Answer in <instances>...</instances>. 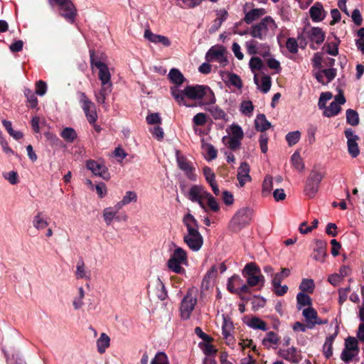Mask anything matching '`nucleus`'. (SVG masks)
Masks as SVG:
<instances>
[{
  "mask_svg": "<svg viewBox=\"0 0 364 364\" xmlns=\"http://www.w3.org/2000/svg\"><path fill=\"white\" fill-rule=\"evenodd\" d=\"M326 256V252L324 246L321 242L317 245V247L314 250V259L316 261L323 262Z\"/></svg>",
  "mask_w": 364,
  "mask_h": 364,
  "instance_id": "43",
  "label": "nucleus"
},
{
  "mask_svg": "<svg viewBox=\"0 0 364 364\" xmlns=\"http://www.w3.org/2000/svg\"><path fill=\"white\" fill-rule=\"evenodd\" d=\"M4 177L12 185H15L18 183V177L16 171H11L4 173Z\"/></svg>",
  "mask_w": 364,
  "mask_h": 364,
  "instance_id": "64",
  "label": "nucleus"
},
{
  "mask_svg": "<svg viewBox=\"0 0 364 364\" xmlns=\"http://www.w3.org/2000/svg\"><path fill=\"white\" fill-rule=\"evenodd\" d=\"M230 132L229 134H230V137L238 139H242L244 136V132L242 129V128L236 124H232L229 127Z\"/></svg>",
  "mask_w": 364,
  "mask_h": 364,
  "instance_id": "47",
  "label": "nucleus"
},
{
  "mask_svg": "<svg viewBox=\"0 0 364 364\" xmlns=\"http://www.w3.org/2000/svg\"><path fill=\"white\" fill-rule=\"evenodd\" d=\"M277 26L274 19L266 16L259 23L253 25L249 31L250 36L261 41L274 36Z\"/></svg>",
  "mask_w": 364,
  "mask_h": 364,
  "instance_id": "4",
  "label": "nucleus"
},
{
  "mask_svg": "<svg viewBox=\"0 0 364 364\" xmlns=\"http://www.w3.org/2000/svg\"><path fill=\"white\" fill-rule=\"evenodd\" d=\"M168 79L171 82L175 84L174 86L178 87V85H181L184 80L185 77L181 71L176 68H172L168 75Z\"/></svg>",
  "mask_w": 364,
  "mask_h": 364,
  "instance_id": "31",
  "label": "nucleus"
},
{
  "mask_svg": "<svg viewBox=\"0 0 364 364\" xmlns=\"http://www.w3.org/2000/svg\"><path fill=\"white\" fill-rule=\"evenodd\" d=\"M75 276L77 279H90V274L87 272L83 261H78L76 266Z\"/></svg>",
  "mask_w": 364,
  "mask_h": 364,
  "instance_id": "37",
  "label": "nucleus"
},
{
  "mask_svg": "<svg viewBox=\"0 0 364 364\" xmlns=\"http://www.w3.org/2000/svg\"><path fill=\"white\" fill-rule=\"evenodd\" d=\"M242 275L247 279L248 286L252 287L260 284L264 286V277L261 274L259 267L254 262L247 263L243 270Z\"/></svg>",
  "mask_w": 364,
  "mask_h": 364,
  "instance_id": "6",
  "label": "nucleus"
},
{
  "mask_svg": "<svg viewBox=\"0 0 364 364\" xmlns=\"http://www.w3.org/2000/svg\"><path fill=\"white\" fill-rule=\"evenodd\" d=\"M240 112L247 116H250L254 110V105L250 100L242 101L240 104Z\"/></svg>",
  "mask_w": 364,
  "mask_h": 364,
  "instance_id": "52",
  "label": "nucleus"
},
{
  "mask_svg": "<svg viewBox=\"0 0 364 364\" xmlns=\"http://www.w3.org/2000/svg\"><path fill=\"white\" fill-rule=\"evenodd\" d=\"M278 342L279 337L273 331L268 332L266 337L262 341L264 346H267L268 344H277Z\"/></svg>",
  "mask_w": 364,
  "mask_h": 364,
  "instance_id": "58",
  "label": "nucleus"
},
{
  "mask_svg": "<svg viewBox=\"0 0 364 364\" xmlns=\"http://www.w3.org/2000/svg\"><path fill=\"white\" fill-rule=\"evenodd\" d=\"M183 265H188L187 252L181 247H176L167 261L168 268L174 273L184 274Z\"/></svg>",
  "mask_w": 364,
  "mask_h": 364,
  "instance_id": "5",
  "label": "nucleus"
},
{
  "mask_svg": "<svg viewBox=\"0 0 364 364\" xmlns=\"http://www.w3.org/2000/svg\"><path fill=\"white\" fill-rule=\"evenodd\" d=\"M137 200V195L134 191H127L126 192L125 195L122 198V200L119 201L116 204L118 205V208H120L121 209L129 204L130 203H135Z\"/></svg>",
  "mask_w": 364,
  "mask_h": 364,
  "instance_id": "32",
  "label": "nucleus"
},
{
  "mask_svg": "<svg viewBox=\"0 0 364 364\" xmlns=\"http://www.w3.org/2000/svg\"><path fill=\"white\" fill-rule=\"evenodd\" d=\"M197 302V289L188 290L181 305V316L183 319H188L193 311Z\"/></svg>",
  "mask_w": 364,
  "mask_h": 364,
  "instance_id": "7",
  "label": "nucleus"
},
{
  "mask_svg": "<svg viewBox=\"0 0 364 364\" xmlns=\"http://www.w3.org/2000/svg\"><path fill=\"white\" fill-rule=\"evenodd\" d=\"M253 210L250 208L240 209L234 215L232 223L237 225L239 229L249 224L252 220Z\"/></svg>",
  "mask_w": 364,
  "mask_h": 364,
  "instance_id": "11",
  "label": "nucleus"
},
{
  "mask_svg": "<svg viewBox=\"0 0 364 364\" xmlns=\"http://www.w3.org/2000/svg\"><path fill=\"white\" fill-rule=\"evenodd\" d=\"M346 102L344 95L340 92L336 95L334 101H333L328 107H326L323 111V115L327 117H331L337 115L341 111V105Z\"/></svg>",
  "mask_w": 364,
  "mask_h": 364,
  "instance_id": "15",
  "label": "nucleus"
},
{
  "mask_svg": "<svg viewBox=\"0 0 364 364\" xmlns=\"http://www.w3.org/2000/svg\"><path fill=\"white\" fill-rule=\"evenodd\" d=\"M60 9L62 16L68 22L71 23H74L77 16V9L72 1H66Z\"/></svg>",
  "mask_w": 364,
  "mask_h": 364,
  "instance_id": "19",
  "label": "nucleus"
},
{
  "mask_svg": "<svg viewBox=\"0 0 364 364\" xmlns=\"http://www.w3.org/2000/svg\"><path fill=\"white\" fill-rule=\"evenodd\" d=\"M208 193V192L203 186L194 185L191 187L188 191V198L192 202L198 203L204 211H207V208L203 200Z\"/></svg>",
  "mask_w": 364,
  "mask_h": 364,
  "instance_id": "10",
  "label": "nucleus"
},
{
  "mask_svg": "<svg viewBox=\"0 0 364 364\" xmlns=\"http://www.w3.org/2000/svg\"><path fill=\"white\" fill-rule=\"evenodd\" d=\"M318 188L319 186L318 184L311 181L309 179L307 178L304 188V192L306 196H308L310 198L314 197L315 194L318 192Z\"/></svg>",
  "mask_w": 364,
  "mask_h": 364,
  "instance_id": "41",
  "label": "nucleus"
},
{
  "mask_svg": "<svg viewBox=\"0 0 364 364\" xmlns=\"http://www.w3.org/2000/svg\"><path fill=\"white\" fill-rule=\"evenodd\" d=\"M291 160L296 169L299 171H302L304 169V164L298 152H295L292 154Z\"/></svg>",
  "mask_w": 364,
  "mask_h": 364,
  "instance_id": "53",
  "label": "nucleus"
},
{
  "mask_svg": "<svg viewBox=\"0 0 364 364\" xmlns=\"http://www.w3.org/2000/svg\"><path fill=\"white\" fill-rule=\"evenodd\" d=\"M297 300V308L300 310L304 306H310L311 305V299L309 296L304 294V292H300L296 296Z\"/></svg>",
  "mask_w": 364,
  "mask_h": 364,
  "instance_id": "39",
  "label": "nucleus"
},
{
  "mask_svg": "<svg viewBox=\"0 0 364 364\" xmlns=\"http://www.w3.org/2000/svg\"><path fill=\"white\" fill-rule=\"evenodd\" d=\"M264 14L265 10L263 9H254L245 14V21L247 23H250Z\"/></svg>",
  "mask_w": 364,
  "mask_h": 364,
  "instance_id": "35",
  "label": "nucleus"
},
{
  "mask_svg": "<svg viewBox=\"0 0 364 364\" xmlns=\"http://www.w3.org/2000/svg\"><path fill=\"white\" fill-rule=\"evenodd\" d=\"M315 285L313 279H304L300 284L299 289L302 291L312 292Z\"/></svg>",
  "mask_w": 364,
  "mask_h": 364,
  "instance_id": "55",
  "label": "nucleus"
},
{
  "mask_svg": "<svg viewBox=\"0 0 364 364\" xmlns=\"http://www.w3.org/2000/svg\"><path fill=\"white\" fill-rule=\"evenodd\" d=\"M333 97V95L330 92H322L320 95L318 100V107L319 109H324L326 107V102L330 100Z\"/></svg>",
  "mask_w": 364,
  "mask_h": 364,
  "instance_id": "61",
  "label": "nucleus"
},
{
  "mask_svg": "<svg viewBox=\"0 0 364 364\" xmlns=\"http://www.w3.org/2000/svg\"><path fill=\"white\" fill-rule=\"evenodd\" d=\"M300 137V132L295 131L288 133L286 136V140L289 146H293L299 141Z\"/></svg>",
  "mask_w": 364,
  "mask_h": 364,
  "instance_id": "54",
  "label": "nucleus"
},
{
  "mask_svg": "<svg viewBox=\"0 0 364 364\" xmlns=\"http://www.w3.org/2000/svg\"><path fill=\"white\" fill-rule=\"evenodd\" d=\"M249 66L254 74L260 70L263 67L262 60L258 57H252L249 62Z\"/></svg>",
  "mask_w": 364,
  "mask_h": 364,
  "instance_id": "46",
  "label": "nucleus"
},
{
  "mask_svg": "<svg viewBox=\"0 0 364 364\" xmlns=\"http://www.w3.org/2000/svg\"><path fill=\"white\" fill-rule=\"evenodd\" d=\"M208 121V117L206 114L203 112H200L196 114L193 118V129L196 133L198 132V129L196 127L198 126H204Z\"/></svg>",
  "mask_w": 364,
  "mask_h": 364,
  "instance_id": "40",
  "label": "nucleus"
},
{
  "mask_svg": "<svg viewBox=\"0 0 364 364\" xmlns=\"http://www.w3.org/2000/svg\"><path fill=\"white\" fill-rule=\"evenodd\" d=\"M273 188V178L271 176H266L263 182L262 192L264 194H269Z\"/></svg>",
  "mask_w": 364,
  "mask_h": 364,
  "instance_id": "63",
  "label": "nucleus"
},
{
  "mask_svg": "<svg viewBox=\"0 0 364 364\" xmlns=\"http://www.w3.org/2000/svg\"><path fill=\"white\" fill-rule=\"evenodd\" d=\"M250 171V168L247 162L241 163L237 171V180L241 187H242L246 183V182L251 180Z\"/></svg>",
  "mask_w": 364,
  "mask_h": 364,
  "instance_id": "21",
  "label": "nucleus"
},
{
  "mask_svg": "<svg viewBox=\"0 0 364 364\" xmlns=\"http://www.w3.org/2000/svg\"><path fill=\"white\" fill-rule=\"evenodd\" d=\"M254 82L257 85V88L259 89L264 93H267V92H269L271 88V77L268 75H263L259 82L257 74H255Z\"/></svg>",
  "mask_w": 364,
  "mask_h": 364,
  "instance_id": "24",
  "label": "nucleus"
},
{
  "mask_svg": "<svg viewBox=\"0 0 364 364\" xmlns=\"http://www.w3.org/2000/svg\"><path fill=\"white\" fill-rule=\"evenodd\" d=\"M176 161L178 168L184 172L186 176L192 181H195L196 176L194 173L195 168L192 163L189 161L185 156L180 155V152L176 151Z\"/></svg>",
  "mask_w": 364,
  "mask_h": 364,
  "instance_id": "13",
  "label": "nucleus"
},
{
  "mask_svg": "<svg viewBox=\"0 0 364 364\" xmlns=\"http://www.w3.org/2000/svg\"><path fill=\"white\" fill-rule=\"evenodd\" d=\"M280 355L284 359L294 363H299L301 359L300 354L294 347H291L287 350H281Z\"/></svg>",
  "mask_w": 364,
  "mask_h": 364,
  "instance_id": "23",
  "label": "nucleus"
},
{
  "mask_svg": "<svg viewBox=\"0 0 364 364\" xmlns=\"http://www.w3.org/2000/svg\"><path fill=\"white\" fill-rule=\"evenodd\" d=\"M33 226L38 230H42L47 228L48 223L41 212L34 215L32 220Z\"/></svg>",
  "mask_w": 364,
  "mask_h": 364,
  "instance_id": "30",
  "label": "nucleus"
},
{
  "mask_svg": "<svg viewBox=\"0 0 364 364\" xmlns=\"http://www.w3.org/2000/svg\"><path fill=\"white\" fill-rule=\"evenodd\" d=\"M232 330V323L230 320L224 317L223 323L222 325V331L223 338L226 340L228 344H230V343L233 341V337L231 335Z\"/></svg>",
  "mask_w": 364,
  "mask_h": 364,
  "instance_id": "27",
  "label": "nucleus"
},
{
  "mask_svg": "<svg viewBox=\"0 0 364 364\" xmlns=\"http://www.w3.org/2000/svg\"><path fill=\"white\" fill-rule=\"evenodd\" d=\"M306 34L307 37L311 42L310 46L314 50L317 48L314 46V43L317 45L321 44L324 41L326 37L325 32H323L322 29L318 27L311 28L306 32Z\"/></svg>",
  "mask_w": 364,
  "mask_h": 364,
  "instance_id": "18",
  "label": "nucleus"
},
{
  "mask_svg": "<svg viewBox=\"0 0 364 364\" xmlns=\"http://www.w3.org/2000/svg\"><path fill=\"white\" fill-rule=\"evenodd\" d=\"M86 166L87 168L92 172V173L105 178L104 175L107 172V168L102 163H100L94 160H89L87 161Z\"/></svg>",
  "mask_w": 364,
  "mask_h": 364,
  "instance_id": "22",
  "label": "nucleus"
},
{
  "mask_svg": "<svg viewBox=\"0 0 364 364\" xmlns=\"http://www.w3.org/2000/svg\"><path fill=\"white\" fill-rule=\"evenodd\" d=\"M226 50L222 46H215L211 47L206 53L205 59L208 62L216 61L221 66L225 67L228 61L225 55Z\"/></svg>",
  "mask_w": 364,
  "mask_h": 364,
  "instance_id": "9",
  "label": "nucleus"
},
{
  "mask_svg": "<svg viewBox=\"0 0 364 364\" xmlns=\"http://www.w3.org/2000/svg\"><path fill=\"white\" fill-rule=\"evenodd\" d=\"M345 136L347 139L348 150L350 155L355 158L358 156L360 150L358 145V136L354 134L351 129L345 131Z\"/></svg>",
  "mask_w": 364,
  "mask_h": 364,
  "instance_id": "16",
  "label": "nucleus"
},
{
  "mask_svg": "<svg viewBox=\"0 0 364 364\" xmlns=\"http://www.w3.org/2000/svg\"><path fill=\"white\" fill-rule=\"evenodd\" d=\"M206 200L207 205H205L207 208V211L210 210L214 213H217L220 210V205L218 203L217 200L210 193H208L205 199Z\"/></svg>",
  "mask_w": 364,
  "mask_h": 364,
  "instance_id": "34",
  "label": "nucleus"
},
{
  "mask_svg": "<svg viewBox=\"0 0 364 364\" xmlns=\"http://www.w3.org/2000/svg\"><path fill=\"white\" fill-rule=\"evenodd\" d=\"M348 350H351L358 353V341L354 337L349 336L345 341V348Z\"/></svg>",
  "mask_w": 364,
  "mask_h": 364,
  "instance_id": "56",
  "label": "nucleus"
},
{
  "mask_svg": "<svg viewBox=\"0 0 364 364\" xmlns=\"http://www.w3.org/2000/svg\"><path fill=\"white\" fill-rule=\"evenodd\" d=\"M121 210L118 205L105 208L102 211V218L107 225H110L115 221L126 220L127 215H124L122 218L118 215L119 211Z\"/></svg>",
  "mask_w": 364,
  "mask_h": 364,
  "instance_id": "14",
  "label": "nucleus"
},
{
  "mask_svg": "<svg viewBox=\"0 0 364 364\" xmlns=\"http://www.w3.org/2000/svg\"><path fill=\"white\" fill-rule=\"evenodd\" d=\"M255 124L256 129L261 132H264L271 127L270 122L266 119L265 115L263 114L257 115L255 120Z\"/></svg>",
  "mask_w": 364,
  "mask_h": 364,
  "instance_id": "29",
  "label": "nucleus"
},
{
  "mask_svg": "<svg viewBox=\"0 0 364 364\" xmlns=\"http://www.w3.org/2000/svg\"><path fill=\"white\" fill-rule=\"evenodd\" d=\"M84 297H85V291L82 287H79L78 288V296H76L73 301V307L75 309H76V310L79 309L84 305V302H83Z\"/></svg>",
  "mask_w": 364,
  "mask_h": 364,
  "instance_id": "51",
  "label": "nucleus"
},
{
  "mask_svg": "<svg viewBox=\"0 0 364 364\" xmlns=\"http://www.w3.org/2000/svg\"><path fill=\"white\" fill-rule=\"evenodd\" d=\"M325 174L324 173L321 171H318L316 170H312L310 173L309 176L308 177V179H309L311 181L316 183L319 186L321 181L323 178Z\"/></svg>",
  "mask_w": 364,
  "mask_h": 364,
  "instance_id": "59",
  "label": "nucleus"
},
{
  "mask_svg": "<svg viewBox=\"0 0 364 364\" xmlns=\"http://www.w3.org/2000/svg\"><path fill=\"white\" fill-rule=\"evenodd\" d=\"M242 282V280L238 275H233L228 281L227 289L232 293H236L237 292L236 287L241 284Z\"/></svg>",
  "mask_w": 364,
  "mask_h": 364,
  "instance_id": "38",
  "label": "nucleus"
},
{
  "mask_svg": "<svg viewBox=\"0 0 364 364\" xmlns=\"http://www.w3.org/2000/svg\"><path fill=\"white\" fill-rule=\"evenodd\" d=\"M217 275L218 267L216 265H213L205 275L202 282L203 287H205L206 289H208L210 282L214 280Z\"/></svg>",
  "mask_w": 364,
  "mask_h": 364,
  "instance_id": "36",
  "label": "nucleus"
},
{
  "mask_svg": "<svg viewBox=\"0 0 364 364\" xmlns=\"http://www.w3.org/2000/svg\"><path fill=\"white\" fill-rule=\"evenodd\" d=\"M228 76V83L230 86H233L238 90H240L242 87V80L235 73H229Z\"/></svg>",
  "mask_w": 364,
  "mask_h": 364,
  "instance_id": "50",
  "label": "nucleus"
},
{
  "mask_svg": "<svg viewBox=\"0 0 364 364\" xmlns=\"http://www.w3.org/2000/svg\"><path fill=\"white\" fill-rule=\"evenodd\" d=\"M80 103L90 124H95L97 119L95 105L88 99L85 92H78Z\"/></svg>",
  "mask_w": 364,
  "mask_h": 364,
  "instance_id": "8",
  "label": "nucleus"
},
{
  "mask_svg": "<svg viewBox=\"0 0 364 364\" xmlns=\"http://www.w3.org/2000/svg\"><path fill=\"white\" fill-rule=\"evenodd\" d=\"M309 13L311 18L314 21H321L325 17L323 6L319 3L315 4L310 9Z\"/></svg>",
  "mask_w": 364,
  "mask_h": 364,
  "instance_id": "25",
  "label": "nucleus"
},
{
  "mask_svg": "<svg viewBox=\"0 0 364 364\" xmlns=\"http://www.w3.org/2000/svg\"><path fill=\"white\" fill-rule=\"evenodd\" d=\"M97 351L102 354L110 345V338L105 333H102L96 341Z\"/></svg>",
  "mask_w": 364,
  "mask_h": 364,
  "instance_id": "26",
  "label": "nucleus"
},
{
  "mask_svg": "<svg viewBox=\"0 0 364 364\" xmlns=\"http://www.w3.org/2000/svg\"><path fill=\"white\" fill-rule=\"evenodd\" d=\"M204 92H205V95H204V102L202 105H214L216 102V98L213 90L209 87L205 86Z\"/></svg>",
  "mask_w": 364,
  "mask_h": 364,
  "instance_id": "48",
  "label": "nucleus"
},
{
  "mask_svg": "<svg viewBox=\"0 0 364 364\" xmlns=\"http://www.w3.org/2000/svg\"><path fill=\"white\" fill-rule=\"evenodd\" d=\"M259 43H257L254 40L248 41L245 43V47L247 52L249 55H257L258 53V46Z\"/></svg>",
  "mask_w": 364,
  "mask_h": 364,
  "instance_id": "57",
  "label": "nucleus"
},
{
  "mask_svg": "<svg viewBox=\"0 0 364 364\" xmlns=\"http://www.w3.org/2000/svg\"><path fill=\"white\" fill-rule=\"evenodd\" d=\"M357 354L356 351L344 348L341 354V359L345 363H348L352 360Z\"/></svg>",
  "mask_w": 364,
  "mask_h": 364,
  "instance_id": "62",
  "label": "nucleus"
},
{
  "mask_svg": "<svg viewBox=\"0 0 364 364\" xmlns=\"http://www.w3.org/2000/svg\"><path fill=\"white\" fill-rule=\"evenodd\" d=\"M339 41L330 42L326 45V53L329 55L336 56L338 54V44Z\"/></svg>",
  "mask_w": 364,
  "mask_h": 364,
  "instance_id": "60",
  "label": "nucleus"
},
{
  "mask_svg": "<svg viewBox=\"0 0 364 364\" xmlns=\"http://www.w3.org/2000/svg\"><path fill=\"white\" fill-rule=\"evenodd\" d=\"M171 93L173 99L179 104L186 107H191L185 101L186 97L191 100H202L205 95L204 90H205V85H188L185 87L183 90H180L176 86L171 87Z\"/></svg>",
  "mask_w": 364,
  "mask_h": 364,
  "instance_id": "2",
  "label": "nucleus"
},
{
  "mask_svg": "<svg viewBox=\"0 0 364 364\" xmlns=\"http://www.w3.org/2000/svg\"><path fill=\"white\" fill-rule=\"evenodd\" d=\"M346 120L347 122L352 126L358 125L359 124V117L358 112L351 109H347Z\"/></svg>",
  "mask_w": 364,
  "mask_h": 364,
  "instance_id": "45",
  "label": "nucleus"
},
{
  "mask_svg": "<svg viewBox=\"0 0 364 364\" xmlns=\"http://www.w3.org/2000/svg\"><path fill=\"white\" fill-rule=\"evenodd\" d=\"M247 324L250 328L254 329L267 330L266 323L257 317L252 318Z\"/></svg>",
  "mask_w": 364,
  "mask_h": 364,
  "instance_id": "44",
  "label": "nucleus"
},
{
  "mask_svg": "<svg viewBox=\"0 0 364 364\" xmlns=\"http://www.w3.org/2000/svg\"><path fill=\"white\" fill-rule=\"evenodd\" d=\"M95 65L99 70L98 77L102 85L99 92L95 94L96 100L98 103L104 105L107 97L112 90L111 73L108 66L101 61L95 62Z\"/></svg>",
  "mask_w": 364,
  "mask_h": 364,
  "instance_id": "3",
  "label": "nucleus"
},
{
  "mask_svg": "<svg viewBox=\"0 0 364 364\" xmlns=\"http://www.w3.org/2000/svg\"><path fill=\"white\" fill-rule=\"evenodd\" d=\"M183 222L187 229V233L183 236V242L192 251H199L203 245V238L198 231L197 220L191 213H187L184 215Z\"/></svg>",
  "mask_w": 364,
  "mask_h": 364,
  "instance_id": "1",
  "label": "nucleus"
},
{
  "mask_svg": "<svg viewBox=\"0 0 364 364\" xmlns=\"http://www.w3.org/2000/svg\"><path fill=\"white\" fill-rule=\"evenodd\" d=\"M314 76L318 82L322 85H327L336 77V70L335 68L318 70L317 71H314Z\"/></svg>",
  "mask_w": 364,
  "mask_h": 364,
  "instance_id": "17",
  "label": "nucleus"
},
{
  "mask_svg": "<svg viewBox=\"0 0 364 364\" xmlns=\"http://www.w3.org/2000/svg\"><path fill=\"white\" fill-rule=\"evenodd\" d=\"M228 13L225 11H220L219 13H218V17L215 19L213 25L209 28V33H213L218 31L223 21L226 19Z\"/></svg>",
  "mask_w": 364,
  "mask_h": 364,
  "instance_id": "33",
  "label": "nucleus"
},
{
  "mask_svg": "<svg viewBox=\"0 0 364 364\" xmlns=\"http://www.w3.org/2000/svg\"><path fill=\"white\" fill-rule=\"evenodd\" d=\"M144 36L149 41L155 44H161L164 47H169L171 44L168 37L163 35L155 34L149 29L145 30Z\"/></svg>",
  "mask_w": 364,
  "mask_h": 364,
  "instance_id": "20",
  "label": "nucleus"
},
{
  "mask_svg": "<svg viewBox=\"0 0 364 364\" xmlns=\"http://www.w3.org/2000/svg\"><path fill=\"white\" fill-rule=\"evenodd\" d=\"M150 364H169L168 356L164 352H157L154 358L150 361Z\"/></svg>",
  "mask_w": 364,
  "mask_h": 364,
  "instance_id": "49",
  "label": "nucleus"
},
{
  "mask_svg": "<svg viewBox=\"0 0 364 364\" xmlns=\"http://www.w3.org/2000/svg\"><path fill=\"white\" fill-rule=\"evenodd\" d=\"M302 315L305 318L308 328L312 329L316 325L327 323L328 321L321 320L318 317L317 311L312 307L309 306L302 311Z\"/></svg>",
  "mask_w": 364,
  "mask_h": 364,
  "instance_id": "12",
  "label": "nucleus"
},
{
  "mask_svg": "<svg viewBox=\"0 0 364 364\" xmlns=\"http://www.w3.org/2000/svg\"><path fill=\"white\" fill-rule=\"evenodd\" d=\"M60 136L68 142H73L77 138V133L74 129L66 127L63 129Z\"/></svg>",
  "mask_w": 364,
  "mask_h": 364,
  "instance_id": "42",
  "label": "nucleus"
},
{
  "mask_svg": "<svg viewBox=\"0 0 364 364\" xmlns=\"http://www.w3.org/2000/svg\"><path fill=\"white\" fill-rule=\"evenodd\" d=\"M206 111L210 112V114L212 115V117L215 119H223L225 121L228 120V116L227 114L225 112L223 109H222L220 107H219L218 105H211L205 109Z\"/></svg>",
  "mask_w": 364,
  "mask_h": 364,
  "instance_id": "28",
  "label": "nucleus"
}]
</instances>
